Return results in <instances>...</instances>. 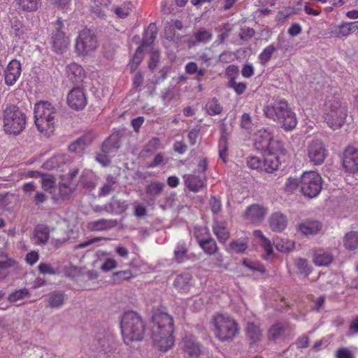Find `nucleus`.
Listing matches in <instances>:
<instances>
[{"label":"nucleus","instance_id":"45","mask_svg":"<svg viewBox=\"0 0 358 358\" xmlns=\"http://www.w3.org/2000/svg\"><path fill=\"white\" fill-rule=\"evenodd\" d=\"M19 8L23 11L34 12L41 5V0H15Z\"/></svg>","mask_w":358,"mask_h":358},{"label":"nucleus","instance_id":"24","mask_svg":"<svg viewBox=\"0 0 358 358\" xmlns=\"http://www.w3.org/2000/svg\"><path fill=\"white\" fill-rule=\"evenodd\" d=\"M334 259L333 255L328 250L319 248L313 250V263L318 266H327Z\"/></svg>","mask_w":358,"mask_h":358},{"label":"nucleus","instance_id":"12","mask_svg":"<svg viewBox=\"0 0 358 358\" xmlns=\"http://www.w3.org/2000/svg\"><path fill=\"white\" fill-rule=\"evenodd\" d=\"M289 107V103L285 99H278L265 106L263 111L267 118L276 122Z\"/></svg>","mask_w":358,"mask_h":358},{"label":"nucleus","instance_id":"11","mask_svg":"<svg viewBox=\"0 0 358 358\" xmlns=\"http://www.w3.org/2000/svg\"><path fill=\"white\" fill-rule=\"evenodd\" d=\"M327 155V150L321 141L313 140L308 144L307 155L313 164L317 166L323 164Z\"/></svg>","mask_w":358,"mask_h":358},{"label":"nucleus","instance_id":"26","mask_svg":"<svg viewBox=\"0 0 358 358\" xmlns=\"http://www.w3.org/2000/svg\"><path fill=\"white\" fill-rule=\"evenodd\" d=\"M273 132L269 129L259 130L256 134L255 145L257 150L266 151L269 147L270 141L273 136Z\"/></svg>","mask_w":358,"mask_h":358},{"label":"nucleus","instance_id":"7","mask_svg":"<svg viewBox=\"0 0 358 358\" xmlns=\"http://www.w3.org/2000/svg\"><path fill=\"white\" fill-rule=\"evenodd\" d=\"M322 189V178L315 171H306L300 178L301 192L306 197L317 196Z\"/></svg>","mask_w":358,"mask_h":358},{"label":"nucleus","instance_id":"23","mask_svg":"<svg viewBox=\"0 0 358 358\" xmlns=\"http://www.w3.org/2000/svg\"><path fill=\"white\" fill-rule=\"evenodd\" d=\"M174 287L182 293H187L193 287V278L189 273L178 275L174 280Z\"/></svg>","mask_w":358,"mask_h":358},{"label":"nucleus","instance_id":"51","mask_svg":"<svg viewBox=\"0 0 358 358\" xmlns=\"http://www.w3.org/2000/svg\"><path fill=\"white\" fill-rule=\"evenodd\" d=\"M275 51L276 48L273 44L266 46L258 56L259 63L263 66L266 65L271 60Z\"/></svg>","mask_w":358,"mask_h":358},{"label":"nucleus","instance_id":"40","mask_svg":"<svg viewBox=\"0 0 358 358\" xmlns=\"http://www.w3.org/2000/svg\"><path fill=\"white\" fill-rule=\"evenodd\" d=\"M17 265V262L9 257L6 254L1 253L0 255V279H4L8 275L6 270L14 267Z\"/></svg>","mask_w":358,"mask_h":358},{"label":"nucleus","instance_id":"21","mask_svg":"<svg viewBox=\"0 0 358 358\" xmlns=\"http://www.w3.org/2000/svg\"><path fill=\"white\" fill-rule=\"evenodd\" d=\"M276 123L279 124L285 131H292L296 128L298 124L296 115L289 106Z\"/></svg>","mask_w":358,"mask_h":358},{"label":"nucleus","instance_id":"15","mask_svg":"<svg viewBox=\"0 0 358 358\" xmlns=\"http://www.w3.org/2000/svg\"><path fill=\"white\" fill-rule=\"evenodd\" d=\"M342 164L346 172L352 173L357 172L358 149L352 146H348L343 152Z\"/></svg>","mask_w":358,"mask_h":358},{"label":"nucleus","instance_id":"55","mask_svg":"<svg viewBox=\"0 0 358 358\" xmlns=\"http://www.w3.org/2000/svg\"><path fill=\"white\" fill-rule=\"evenodd\" d=\"M206 108L207 113L210 115L220 114L222 110V106L219 103L218 100L215 98H213L207 102Z\"/></svg>","mask_w":358,"mask_h":358},{"label":"nucleus","instance_id":"37","mask_svg":"<svg viewBox=\"0 0 358 358\" xmlns=\"http://www.w3.org/2000/svg\"><path fill=\"white\" fill-rule=\"evenodd\" d=\"M93 3L92 7V13L99 18L106 16L105 9L112 3V0H90Z\"/></svg>","mask_w":358,"mask_h":358},{"label":"nucleus","instance_id":"58","mask_svg":"<svg viewBox=\"0 0 358 358\" xmlns=\"http://www.w3.org/2000/svg\"><path fill=\"white\" fill-rule=\"evenodd\" d=\"M227 87L233 89L238 95L243 94L247 89L246 84L242 82H236L235 77H232L229 79Z\"/></svg>","mask_w":358,"mask_h":358},{"label":"nucleus","instance_id":"33","mask_svg":"<svg viewBox=\"0 0 358 358\" xmlns=\"http://www.w3.org/2000/svg\"><path fill=\"white\" fill-rule=\"evenodd\" d=\"M227 226V224L224 221H215L213 225V233L222 243H225L229 238V232Z\"/></svg>","mask_w":358,"mask_h":358},{"label":"nucleus","instance_id":"17","mask_svg":"<svg viewBox=\"0 0 358 358\" xmlns=\"http://www.w3.org/2000/svg\"><path fill=\"white\" fill-rule=\"evenodd\" d=\"M22 73V65L16 59H12L4 70V83L7 86L14 85Z\"/></svg>","mask_w":358,"mask_h":358},{"label":"nucleus","instance_id":"14","mask_svg":"<svg viewBox=\"0 0 358 358\" xmlns=\"http://www.w3.org/2000/svg\"><path fill=\"white\" fill-rule=\"evenodd\" d=\"M97 348L99 358H122L119 352L116 351V343L109 337L103 336L98 341Z\"/></svg>","mask_w":358,"mask_h":358},{"label":"nucleus","instance_id":"46","mask_svg":"<svg viewBox=\"0 0 358 358\" xmlns=\"http://www.w3.org/2000/svg\"><path fill=\"white\" fill-rule=\"evenodd\" d=\"M344 246L349 250H354L358 248V232L350 231L344 237Z\"/></svg>","mask_w":358,"mask_h":358},{"label":"nucleus","instance_id":"18","mask_svg":"<svg viewBox=\"0 0 358 358\" xmlns=\"http://www.w3.org/2000/svg\"><path fill=\"white\" fill-rule=\"evenodd\" d=\"M290 334V327L288 324L280 322L273 324L267 331V338L270 341L285 339Z\"/></svg>","mask_w":358,"mask_h":358},{"label":"nucleus","instance_id":"31","mask_svg":"<svg viewBox=\"0 0 358 358\" xmlns=\"http://www.w3.org/2000/svg\"><path fill=\"white\" fill-rule=\"evenodd\" d=\"M322 223L316 220H306L299 224V231L305 236L317 234L322 229Z\"/></svg>","mask_w":358,"mask_h":358},{"label":"nucleus","instance_id":"1","mask_svg":"<svg viewBox=\"0 0 358 358\" xmlns=\"http://www.w3.org/2000/svg\"><path fill=\"white\" fill-rule=\"evenodd\" d=\"M151 338L154 346L166 352L174 345L173 317L164 312H155L152 317Z\"/></svg>","mask_w":358,"mask_h":358},{"label":"nucleus","instance_id":"35","mask_svg":"<svg viewBox=\"0 0 358 358\" xmlns=\"http://www.w3.org/2000/svg\"><path fill=\"white\" fill-rule=\"evenodd\" d=\"M41 187L42 189L52 195L55 194L56 188V178L55 177L49 173H43L41 175Z\"/></svg>","mask_w":358,"mask_h":358},{"label":"nucleus","instance_id":"61","mask_svg":"<svg viewBox=\"0 0 358 358\" xmlns=\"http://www.w3.org/2000/svg\"><path fill=\"white\" fill-rule=\"evenodd\" d=\"M300 187V179L292 177H289L285 185L284 191L287 193L291 194L296 191L298 187Z\"/></svg>","mask_w":358,"mask_h":358},{"label":"nucleus","instance_id":"8","mask_svg":"<svg viewBox=\"0 0 358 358\" xmlns=\"http://www.w3.org/2000/svg\"><path fill=\"white\" fill-rule=\"evenodd\" d=\"M78 172L79 170L75 168L70 170L66 175L62 176L58 192L56 191L55 194H53V200H65L69 198L78 186L76 177Z\"/></svg>","mask_w":358,"mask_h":358},{"label":"nucleus","instance_id":"3","mask_svg":"<svg viewBox=\"0 0 358 358\" xmlns=\"http://www.w3.org/2000/svg\"><path fill=\"white\" fill-rule=\"evenodd\" d=\"M120 327L123 341L127 345L143 339L145 324L136 313L134 311L124 313L120 322Z\"/></svg>","mask_w":358,"mask_h":358},{"label":"nucleus","instance_id":"19","mask_svg":"<svg viewBox=\"0 0 358 358\" xmlns=\"http://www.w3.org/2000/svg\"><path fill=\"white\" fill-rule=\"evenodd\" d=\"M267 210L263 206L252 204L245 211L244 218L251 223L259 224L264 219Z\"/></svg>","mask_w":358,"mask_h":358},{"label":"nucleus","instance_id":"43","mask_svg":"<svg viewBox=\"0 0 358 358\" xmlns=\"http://www.w3.org/2000/svg\"><path fill=\"white\" fill-rule=\"evenodd\" d=\"M117 182V180L116 177L112 175L107 176L106 178V182L99 190V196H106L108 195L111 192L114 191Z\"/></svg>","mask_w":358,"mask_h":358},{"label":"nucleus","instance_id":"29","mask_svg":"<svg viewBox=\"0 0 358 358\" xmlns=\"http://www.w3.org/2000/svg\"><path fill=\"white\" fill-rule=\"evenodd\" d=\"M269 226L274 231H282L287 227V217L280 212H275L271 214L268 220Z\"/></svg>","mask_w":358,"mask_h":358},{"label":"nucleus","instance_id":"25","mask_svg":"<svg viewBox=\"0 0 358 358\" xmlns=\"http://www.w3.org/2000/svg\"><path fill=\"white\" fill-rule=\"evenodd\" d=\"M117 225V220L100 219L90 222L87 224V229L92 231H106L115 227Z\"/></svg>","mask_w":358,"mask_h":358},{"label":"nucleus","instance_id":"57","mask_svg":"<svg viewBox=\"0 0 358 358\" xmlns=\"http://www.w3.org/2000/svg\"><path fill=\"white\" fill-rule=\"evenodd\" d=\"M331 35L336 37H344L350 34L348 22L343 23L331 28Z\"/></svg>","mask_w":358,"mask_h":358},{"label":"nucleus","instance_id":"64","mask_svg":"<svg viewBox=\"0 0 358 358\" xmlns=\"http://www.w3.org/2000/svg\"><path fill=\"white\" fill-rule=\"evenodd\" d=\"M30 296V293L28 291V289L24 288V289L16 290V291L13 292V293H11L8 296V300L9 302L15 303L19 300L24 299L26 296Z\"/></svg>","mask_w":358,"mask_h":358},{"label":"nucleus","instance_id":"53","mask_svg":"<svg viewBox=\"0 0 358 358\" xmlns=\"http://www.w3.org/2000/svg\"><path fill=\"white\" fill-rule=\"evenodd\" d=\"M273 243L276 249L282 252H289L294 247V243L293 241L283 240L278 237L273 240Z\"/></svg>","mask_w":358,"mask_h":358},{"label":"nucleus","instance_id":"22","mask_svg":"<svg viewBox=\"0 0 358 358\" xmlns=\"http://www.w3.org/2000/svg\"><path fill=\"white\" fill-rule=\"evenodd\" d=\"M183 350L190 358H198L201 353V346L194 336L187 335L183 338Z\"/></svg>","mask_w":358,"mask_h":358},{"label":"nucleus","instance_id":"13","mask_svg":"<svg viewBox=\"0 0 358 358\" xmlns=\"http://www.w3.org/2000/svg\"><path fill=\"white\" fill-rule=\"evenodd\" d=\"M289 107V103L285 99H278L265 106L263 111L267 118L276 122Z\"/></svg>","mask_w":358,"mask_h":358},{"label":"nucleus","instance_id":"16","mask_svg":"<svg viewBox=\"0 0 358 358\" xmlns=\"http://www.w3.org/2000/svg\"><path fill=\"white\" fill-rule=\"evenodd\" d=\"M87 103L86 94L81 87H74L68 94L67 103L72 109L83 110Z\"/></svg>","mask_w":358,"mask_h":358},{"label":"nucleus","instance_id":"30","mask_svg":"<svg viewBox=\"0 0 358 358\" xmlns=\"http://www.w3.org/2000/svg\"><path fill=\"white\" fill-rule=\"evenodd\" d=\"M66 74L69 80L75 83L82 82L85 77L84 69L75 62L71 63L66 66Z\"/></svg>","mask_w":358,"mask_h":358},{"label":"nucleus","instance_id":"4","mask_svg":"<svg viewBox=\"0 0 358 358\" xmlns=\"http://www.w3.org/2000/svg\"><path fill=\"white\" fill-rule=\"evenodd\" d=\"M27 117L18 106L9 105L3 110V130L14 136L20 134L26 127Z\"/></svg>","mask_w":358,"mask_h":358},{"label":"nucleus","instance_id":"52","mask_svg":"<svg viewBox=\"0 0 358 358\" xmlns=\"http://www.w3.org/2000/svg\"><path fill=\"white\" fill-rule=\"evenodd\" d=\"M25 32L26 29L22 21L17 18L13 19L11 21L10 34L17 37L18 38H20L23 37Z\"/></svg>","mask_w":358,"mask_h":358},{"label":"nucleus","instance_id":"20","mask_svg":"<svg viewBox=\"0 0 358 358\" xmlns=\"http://www.w3.org/2000/svg\"><path fill=\"white\" fill-rule=\"evenodd\" d=\"M245 333L250 345L259 343L263 338V330L259 323L248 322L245 327Z\"/></svg>","mask_w":358,"mask_h":358},{"label":"nucleus","instance_id":"5","mask_svg":"<svg viewBox=\"0 0 358 358\" xmlns=\"http://www.w3.org/2000/svg\"><path fill=\"white\" fill-rule=\"evenodd\" d=\"M34 122L38 130L49 134L55 124V108L48 101H40L34 106Z\"/></svg>","mask_w":358,"mask_h":358},{"label":"nucleus","instance_id":"42","mask_svg":"<svg viewBox=\"0 0 358 358\" xmlns=\"http://www.w3.org/2000/svg\"><path fill=\"white\" fill-rule=\"evenodd\" d=\"M266 152L270 154L278 155L283 157L286 155V150L284 148L283 143L281 141L275 139L273 136Z\"/></svg>","mask_w":358,"mask_h":358},{"label":"nucleus","instance_id":"54","mask_svg":"<svg viewBox=\"0 0 358 358\" xmlns=\"http://www.w3.org/2000/svg\"><path fill=\"white\" fill-rule=\"evenodd\" d=\"M90 141L87 137H80L74 142L71 143L69 149L71 152H80L90 144Z\"/></svg>","mask_w":358,"mask_h":358},{"label":"nucleus","instance_id":"28","mask_svg":"<svg viewBox=\"0 0 358 358\" xmlns=\"http://www.w3.org/2000/svg\"><path fill=\"white\" fill-rule=\"evenodd\" d=\"M183 179L185 185L191 192H198L205 185V179L194 174H185Z\"/></svg>","mask_w":358,"mask_h":358},{"label":"nucleus","instance_id":"47","mask_svg":"<svg viewBox=\"0 0 358 358\" xmlns=\"http://www.w3.org/2000/svg\"><path fill=\"white\" fill-rule=\"evenodd\" d=\"M34 236L41 243H46L50 238L49 228L45 225H37L34 229Z\"/></svg>","mask_w":358,"mask_h":358},{"label":"nucleus","instance_id":"32","mask_svg":"<svg viewBox=\"0 0 358 358\" xmlns=\"http://www.w3.org/2000/svg\"><path fill=\"white\" fill-rule=\"evenodd\" d=\"M69 161V159L67 155L58 154L45 161L43 164V167L48 170L59 169Z\"/></svg>","mask_w":358,"mask_h":358},{"label":"nucleus","instance_id":"41","mask_svg":"<svg viewBox=\"0 0 358 358\" xmlns=\"http://www.w3.org/2000/svg\"><path fill=\"white\" fill-rule=\"evenodd\" d=\"M199 245L203 252L208 255H215L218 250L216 241L213 238H201L199 240Z\"/></svg>","mask_w":358,"mask_h":358},{"label":"nucleus","instance_id":"39","mask_svg":"<svg viewBox=\"0 0 358 358\" xmlns=\"http://www.w3.org/2000/svg\"><path fill=\"white\" fill-rule=\"evenodd\" d=\"M157 35V27L155 23L149 24L143 33V38L141 46L147 47L151 45L155 41Z\"/></svg>","mask_w":358,"mask_h":358},{"label":"nucleus","instance_id":"36","mask_svg":"<svg viewBox=\"0 0 358 358\" xmlns=\"http://www.w3.org/2000/svg\"><path fill=\"white\" fill-rule=\"evenodd\" d=\"M134 8V6L130 1H124L120 5L113 6L111 10L118 18L124 19L127 17Z\"/></svg>","mask_w":358,"mask_h":358},{"label":"nucleus","instance_id":"2","mask_svg":"<svg viewBox=\"0 0 358 358\" xmlns=\"http://www.w3.org/2000/svg\"><path fill=\"white\" fill-rule=\"evenodd\" d=\"M210 325L215 338L221 343L232 342L241 331L238 322L228 313H215Z\"/></svg>","mask_w":358,"mask_h":358},{"label":"nucleus","instance_id":"60","mask_svg":"<svg viewBox=\"0 0 358 358\" xmlns=\"http://www.w3.org/2000/svg\"><path fill=\"white\" fill-rule=\"evenodd\" d=\"M242 265L251 271H258L261 273H264L266 271L264 265L258 262H252L244 259L242 261Z\"/></svg>","mask_w":358,"mask_h":358},{"label":"nucleus","instance_id":"10","mask_svg":"<svg viewBox=\"0 0 358 358\" xmlns=\"http://www.w3.org/2000/svg\"><path fill=\"white\" fill-rule=\"evenodd\" d=\"M54 30L51 34V44L54 52L57 54H62L65 52L70 44V39L63 31L64 22L61 17H58L53 23Z\"/></svg>","mask_w":358,"mask_h":358},{"label":"nucleus","instance_id":"38","mask_svg":"<svg viewBox=\"0 0 358 358\" xmlns=\"http://www.w3.org/2000/svg\"><path fill=\"white\" fill-rule=\"evenodd\" d=\"M213 37L212 33L205 29H200L194 34L192 38L189 40L190 45H195L197 43H206L211 41Z\"/></svg>","mask_w":358,"mask_h":358},{"label":"nucleus","instance_id":"59","mask_svg":"<svg viewBox=\"0 0 358 358\" xmlns=\"http://www.w3.org/2000/svg\"><path fill=\"white\" fill-rule=\"evenodd\" d=\"M247 166L252 170L263 171V160L257 156H249L246 160Z\"/></svg>","mask_w":358,"mask_h":358},{"label":"nucleus","instance_id":"56","mask_svg":"<svg viewBox=\"0 0 358 358\" xmlns=\"http://www.w3.org/2000/svg\"><path fill=\"white\" fill-rule=\"evenodd\" d=\"M143 47L141 45L136 49L135 54L132 58V60L129 64V67L131 73L134 72L136 70V69L138 68V66H139V64H141L143 59Z\"/></svg>","mask_w":358,"mask_h":358},{"label":"nucleus","instance_id":"62","mask_svg":"<svg viewBox=\"0 0 358 358\" xmlns=\"http://www.w3.org/2000/svg\"><path fill=\"white\" fill-rule=\"evenodd\" d=\"M160 148L161 141L159 138L154 137L146 143L145 148L141 151V155H143L144 153L153 152Z\"/></svg>","mask_w":358,"mask_h":358},{"label":"nucleus","instance_id":"44","mask_svg":"<svg viewBox=\"0 0 358 358\" xmlns=\"http://www.w3.org/2000/svg\"><path fill=\"white\" fill-rule=\"evenodd\" d=\"M228 149H229V143H228L227 135L226 133L223 132L219 139L218 150H219V157L224 163H226L227 161Z\"/></svg>","mask_w":358,"mask_h":358},{"label":"nucleus","instance_id":"27","mask_svg":"<svg viewBox=\"0 0 358 358\" xmlns=\"http://www.w3.org/2000/svg\"><path fill=\"white\" fill-rule=\"evenodd\" d=\"M282 158L283 157L278 155L267 153L263 160V171L268 173H272L277 171Z\"/></svg>","mask_w":358,"mask_h":358},{"label":"nucleus","instance_id":"9","mask_svg":"<svg viewBox=\"0 0 358 358\" xmlns=\"http://www.w3.org/2000/svg\"><path fill=\"white\" fill-rule=\"evenodd\" d=\"M98 41L94 34L88 29L81 30L76 39L75 49L78 55L85 56L96 50Z\"/></svg>","mask_w":358,"mask_h":358},{"label":"nucleus","instance_id":"63","mask_svg":"<svg viewBox=\"0 0 358 358\" xmlns=\"http://www.w3.org/2000/svg\"><path fill=\"white\" fill-rule=\"evenodd\" d=\"M64 295L62 293H52L50 295L48 303L52 308H58L63 305Z\"/></svg>","mask_w":358,"mask_h":358},{"label":"nucleus","instance_id":"6","mask_svg":"<svg viewBox=\"0 0 358 358\" xmlns=\"http://www.w3.org/2000/svg\"><path fill=\"white\" fill-rule=\"evenodd\" d=\"M347 117V108L337 98L332 97L325 103L324 118L328 126L335 130L344 124Z\"/></svg>","mask_w":358,"mask_h":358},{"label":"nucleus","instance_id":"49","mask_svg":"<svg viewBox=\"0 0 358 358\" xmlns=\"http://www.w3.org/2000/svg\"><path fill=\"white\" fill-rule=\"evenodd\" d=\"M294 265L297 268L298 273L307 277L311 272L312 268L306 259L298 258L294 260Z\"/></svg>","mask_w":358,"mask_h":358},{"label":"nucleus","instance_id":"48","mask_svg":"<svg viewBox=\"0 0 358 358\" xmlns=\"http://www.w3.org/2000/svg\"><path fill=\"white\" fill-rule=\"evenodd\" d=\"M164 186L162 182H152L146 186L145 192L150 197L155 198L163 192Z\"/></svg>","mask_w":358,"mask_h":358},{"label":"nucleus","instance_id":"50","mask_svg":"<svg viewBox=\"0 0 358 358\" xmlns=\"http://www.w3.org/2000/svg\"><path fill=\"white\" fill-rule=\"evenodd\" d=\"M174 258L178 263L187 259V248L184 242H179L174 250Z\"/></svg>","mask_w":358,"mask_h":358},{"label":"nucleus","instance_id":"34","mask_svg":"<svg viewBox=\"0 0 358 358\" xmlns=\"http://www.w3.org/2000/svg\"><path fill=\"white\" fill-rule=\"evenodd\" d=\"M248 248V238H243L231 241L226 248V251L229 253L242 254L244 253Z\"/></svg>","mask_w":358,"mask_h":358}]
</instances>
